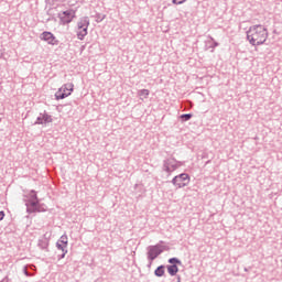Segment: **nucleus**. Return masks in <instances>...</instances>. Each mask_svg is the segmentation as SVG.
Wrapping results in <instances>:
<instances>
[{
    "label": "nucleus",
    "instance_id": "obj_1",
    "mask_svg": "<svg viewBox=\"0 0 282 282\" xmlns=\"http://www.w3.org/2000/svg\"><path fill=\"white\" fill-rule=\"evenodd\" d=\"M247 40L249 41L250 45H263V43L268 41V29L261 24L250 26L247 31Z\"/></svg>",
    "mask_w": 282,
    "mask_h": 282
},
{
    "label": "nucleus",
    "instance_id": "obj_2",
    "mask_svg": "<svg viewBox=\"0 0 282 282\" xmlns=\"http://www.w3.org/2000/svg\"><path fill=\"white\" fill-rule=\"evenodd\" d=\"M23 202L26 206V213L32 215L36 210V205L39 204V196L36 191L32 189L28 195H24Z\"/></svg>",
    "mask_w": 282,
    "mask_h": 282
},
{
    "label": "nucleus",
    "instance_id": "obj_3",
    "mask_svg": "<svg viewBox=\"0 0 282 282\" xmlns=\"http://www.w3.org/2000/svg\"><path fill=\"white\" fill-rule=\"evenodd\" d=\"M164 250H169V247L161 246V245H154L148 247V260L150 261L149 268H151V263L158 259L159 254H162Z\"/></svg>",
    "mask_w": 282,
    "mask_h": 282
},
{
    "label": "nucleus",
    "instance_id": "obj_4",
    "mask_svg": "<svg viewBox=\"0 0 282 282\" xmlns=\"http://www.w3.org/2000/svg\"><path fill=\"white\" fill-rule=\"evenodd\" d=\"M182 166V162L176 161L175 158H167L163 160L162 171L171 175L174 171H177Z\"/></svg>",
    "mask_w": 282,
    "mask_h": 282
},
{
    "label": "nucleus",
    "instance_id": "obj_5",
    "mask_svg": "<svg viewBox=\"0 0 282 282\" xmlns=\"http://www.w3.org/2000/svg\"><path fill=\"white\" fill-rule=\"evenodd\" d=\"M77 39L84 41L87 36V30H89V17L82 18L77 23Z\"/></svg>",
    "mask_w": 282,
    "mask_h": 282
},
{
    "label": "nucleus",
    "instance_id": "obj_6",
    "mask_svg": "<svg viewBox=\"0 0 282 282\" xmlns=\"http://www.w3.org/2000/svg\"><path fill=\"white\" fill-rule=\"evenodd\" d=\"M74 91V84L68 83L62 86V88L58 89V91L55 93V99L56 100H65L67 96H72V93Z\"/></svg>",
    "mask_w": 282,
    "mask_h": 282
},
{
    "label": "nucleus",
    "instance_id": "obj_7",
    "mask_svg": "<svg viewBox=\"0 0 282 282\" xmlns=\"http://www.w3.org/2000/svg\"><path fill=\"white\" fill-rule=\"evenodd\" d=\"M172 184L174 186H177L178 188H184V186H188V184H191V176H188L187 173H182L180 175H176L172 180Z\"/></svg>",
    "mask_w": 282,
    "mask_h": 282
},
{
    "label": "nucleus",
    "instance_id": "obj_8",
    "mask_svg": "<svg viewBox=\"0 0 282 282\" xmlns=\"http://www.w3.org/2000/svg\"><path fill=\"white\" fill-rule=\"evenodd\" d=\"M76 17V11L73 9L63 11L62 14H59V21L62 25H67L68 23H72L74 21V18Z\"/></svg>",
    "mask_w": 282,
    "mask_h": 282
},
{
    "label": "nucleus",
    "instance_id": "obj_9",
    "mask_svg": "<svg viewBox=\"0 0 282 282\" xmlns=\"http://www.w3.org/2000/svg\"><path fill=\"white\" fill-rule=\"evenodd\" d=\"M41 40L48 43V45H58V40H56V36H54V33L44 31L41 34Z\"/></svg>",
    "mask_w": 282,
    "mask_h": 282
},
{
    "label": "nucleus",
    "instance_id": "obj_10",
    "mask_svg": "<svg viewBox=\"0 0 282 282\" xmlns=\"http://www.w3.org/2000/svg\"><path fill=\"white\" fill-rule=\"evenodd\" d=\"M53 121L54 119H52V115H48L47 111H44L39 115L34 124H50V122Z\"/></svg>",
    "mask_w": 282,
    "mask_h": 282
},
{
    "label": "nucleus",
    "instance_id": "obj_11",
    "mask_svg": "<svg viewBox=\"0 0 282 282\" xmlns=\"http://www.w3.org/2000/svg\"><path fill=\"white\" fill-rule=\"evenodd\" d=\"M68 238L67 235H63L56 242L57 250H67Z\"/></svg>",
    "mask_w": 282,
    "mask_h": 282
},
{
    "label": "nucleus",
    "instance_id": "obj_12",
    "mask_svg": "<svg viewBox=\"0 0 282 282\" xmlns=\"http://www.w3.org/2000/svg\"><path fill=\"white\" fill-rule=\"evenodd\" d=\"M37 247L41 250H47V248L50 247V239L47 238V234L39 239Z\"/></svg>",
    "mask_w": 282,
    "mask_h": 282
},
{
    "label": "nucleus",
    "instance_id": "obj_13",
    "mask_svg": "<svg viewBox=\"0 0 282 282\" xmlns=\"http://www.w3.org/2000/svg\"><path fill=\"white\" fill-rule=\"evenodd\" d=\"M167 272L170 276H175L180 272V268H177V264H169Z\"/></svg>",
    "mask_w": 282,
    "mask_h": 282
},
{
    "label": "nucleus",
    "instance_id": "obj_14",
    "mask_svg": "<svg viewBox=\"0 0 282 282\" xmlns=\"http://www.w3.org/2000/svg\"><path fill=\"white\" fill-rule=\"evenodd\" d=\"M164 273H165V267H164V264H161V265H159L156 269H155V271H154V274L156 275V276H163L164 275Z\"/></svg>",
    "mask_w": 282,
    "mask_h": 282
},
{
    "label": "nucleus",
    "instance_id": "obj_15",
    "mask_svg": "<svg viewBox=\"0 0 282 282\" xmlns=\"http://www.w3.org/2000/svg\"><path fill=\"white\" fill-rule=\"evenodd\" d=\"M167 261L171 263V265H182V260L178 258H170Z\"/></svg>",
    "mask_w": 282,
    "mask_h": 282
},
{
    "label": "nucleus",
    "instance_id": "obj_16",
    "mask_svg": "<svg viewBox=\"0 0 282 282\" xmlns=\"http://www.w3.org/2000/svg\"><path fill=\"white\" fill-rule=\"evenodd\" d=\"M149 89H141L138 91V96H140L141 98H149Z\"/></svg>",
    "mask_w": 282,
    "mask_h": 282
},
{
    "label": "nucleus",
    "instance_id": "obj_17",
    "mask_svg": "<svg viewBox=\"0 0 282 282\" xmlns=\"http://www.w3.org/2000/svg\"><path fill=\"white\" fill-rule=\"evenodd\" d=\"M191 118H193V113L181 115L182 122H188V120H191Z\"/></svg>",
    "mask_w": 282,
    "mask_h": 282
},
{
    "label": "nucleus",
    "instance_id": "obj_18",
    "mask_svg": "<svg viewBox=\"0 0 282 282\" xmlns=\"http://www.w3.org/2000/svg\"><path fill=\"white\" fill-rule=\"evenodd\" d=\"M213 44L210 45L212 50H215V47H219V42L215 41L213 36H209Z\"/></svg>",
    "mask_w": 282,
    "mask_h": 282
},
{
    "label": "nucleus",
    "instance_id": "obj_19",
    "mask_svg": "<svg viewBox=\"0 0 282 282\" xmlns=\"http://www.w3.org/2000/svg\"><path fill=\"white\" fill-rule=\"evenodd\" d=\"M174 6H182V3H186V0H172Z\"/></svg>",
    "mask_w": 282,
    "mask_h": 282
},
{
    "label": "nucleus",
    "instance_id": "obj_20",
    "mask_svg": "<svg viewBox=\"0 0 282 282\" xmlns=\"http://www.w3.org/2000/svg\"><path fill=\"white\" fill-rule=\"evenodd\" d=\"M96 21H97V23H100V22H102V21H105V15H101L100 13H98L97 14V17H96Z\"/></svg>",
    "mask_w": 282,
    "mask_h": 282
},
{
    "label": "nucleus",
    "instance_id": "obj_21",
    "mask_svg": "<svg viewBox=\"0 0 282 282\" xmlns=\"http://www.w3.org/2000/svg\"><path fill=\"white\" fill-rule=\"evenodd\" d=\"M34 213H45V208L41 207V205L37 204Z\"/></svg>",
    "mask_w": 282,
    "mask_h": 282
},
{
    "label": "nucleus",
    "instance_id": "obj_22",
    "mask_svg": "<svg viewBox=\"0 0 282 282\" xmlns=\"http://www.w3.org/2000/svg\"><path fill=\"white\" fill-rule=\"evenodd\" d=\"M62 254L57 256V259L61 260V259H65V254H67V249H64L62 250Z\"/></svg>",
    "mask_w": 282,
    "mask_h": 282
},
{
    "label": "nucleus",
    "instance_id": "obj_23",
    "mask_svg": "<svg viewBox=\"0 0 282 282\" xmlns=\"http://www.w3.org/2000/svg\"><path fill=\"white\" fill-rule=\"evenodd\" d=\"M23 273L25 274V276H34V273L28 272V268L26 267H24Z\"/></svg>",
    "mask_w": 282,
    "mask_h": 282
},
{
    "label": "nucleus",
    "instance_id": "obj_24",
    "mask_svg": "<svg viewBox=\"0 0 282 282\" xmlns=\"http://www.w3.org/2000/svg\"><path fill=\"white\" fill-rule=\"evenodd\" d=\"M6 217V212H0V221H3V218Z\"/></svg>",
    "mask_w": 282,
    "mask_h": 282
},
{
    "label": "nucleus",
    "instance_id": "obj_25",
    "mask_svg": "<svg viewBox=\"0 0 282 282\" xmlns=\"http://www.w3.org/2000/svg\"><path fill=\"white\" fill-rule=\"evenodd\" d=\"M180 281H182V278L178 276V278H177V282H180Z\"/></svg>",
    "mask_w": 282,
    "mask_h": 282
},
{
    "label": "nucleus",
    "instance_id": "obj_26",
    "mask_svg": "<svg viewBox=\"0 0 282 282\" xmlns=\"http://www.w3.org/2000/svg\"><path fill=\"white\" fill-rule=\"evenodd\" d=\"M206 164H210V160H208V161L206 162Z\"/></svg>",
    "mask_w": 282,
    "mask_h": 282
},
{
    "label": "nucleus",
    "instance_id": "obj_27",
    "mask_svg": "<svg viewBox=\"0 0 282 282\" xmlns=\"http://www.w3.org/2000/svg\"><path fill=\"white\" fill-rule=\"evenodd\" d=\"M160 243H164V241L161 240Z\"/></svg>",
    "mask_w": 282,
    "mask_h": 282
}]
</instances>
